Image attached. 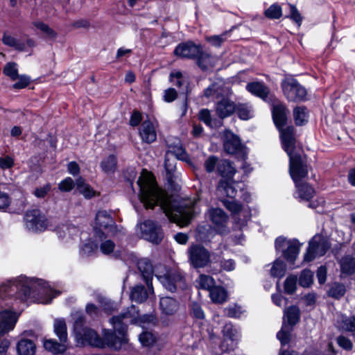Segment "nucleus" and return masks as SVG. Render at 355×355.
Wrapping results in <instances>:
<instances>
[{
	"instance_id": "obj_1",
	"label": "nucleus",
	"mask_w": 355,
	"mask_h": 355,
	"mask_svg": "<svg viewBox=\"0 0 355 355\" xmlns=\"http://www.w3.org/2000/svg\"><path fill=\"white\" fill-rule=\"evenodd\" d=\"M139 187V199L148 209L159 205L170 220L184 227L187 225L193 214V208L178 205L167 193L159 188L153 174L143 170L137 180Z\"/></svg>"
},
{
	"instance_id": "obj_17",
	"label": "nucleus",
	"mask_w": 355,
	"mask_h": 355,
	"mask_svg": "<svg viewBox=\"0 0 355 355\" xmlns=\"http://www.w3.org/2000/svg\"><path fill=\"white\" fill-rule=\"evenodd\" d=\"M18 315L10 311L5 310L0 312V335H3L11 330L15 326Z\"/></svg>"
},
{
	"instance_id": "obj_29",
	"label": "nucleus",
	"mask_w": 355,
	"mask_h": 355,
	"mask_svg": "<svg viewBox=\"0 0 355 355\" xmlns=\"http://www.w3.org/2000/svg\"><path fill=\"white\" fill-rule=\"evenodd\" d=\"M58 236L61 239H73V236H77L79 234V230L77 227L73 225H63L57 231Z\"/></svg>"
},
{
	"instance_id": "obj_19",
	"label": "nucleus",
	"mask_w": 355,
	"mask_h": 355,
	"mask_svg": "<svg viewBox=\"0 0 355 355\" xmlns=\"http://www.w3.org/2000/svg\"><path fill=\"white\" fill-rule=\"evenodd\" d=\"M237 191L238 183L233 181L232 179H221L216 189L217 193L220 196H227L232 198L236 197Z\"/></svg>"
},
{
	"instance_id": "obj_3",
	"label": "nucleus",
	"mask_w": 355,
	"mask_h": 355,
	"mask_svg": "<svg viewBox=\"0 0 355 355\" xmlns=\"http://www.w3.org/2000/svg\"><path fill=\"white\" fill-rule=\"evenodd\" d=\"M25 302L29 298L38 296L37 300L42 304L50 303L53 297L59 294L53 291L42 280H35L26 277H20L12 282L0 286V297L12 296Z\"/></svg>"
},
{
	"instance_id": "obj_10",
	"label": "nucleus",
	"mask_w": 355,
	"mask_h": 355,
	"mask_svg": "<svg viewBox=\"0 0 355 355\" xmlns=\"http://www.w3.org/2000/svg\"><path fill=\"white\" fill-rule=\"evenodd\" d=\"M329 248L330 244L327 239L320 235H315L309 242L304 259L311 261L317 257L323 256Z\"/></svg>"
},
{
	"instance_id": "obj_59",
	"label": "nucleus",
	"mask_w": 355,
	"mask_h": 355,
	"mask_svg": "<svg viewBox=\"0 0 355 355\" xmlns=\"http://www.w3.org/2000/svg\"><path fill=\"white\" fill-rule=\"evenodd\" d=\"M115 248L114 243L111 240L103 241L100 245V250L104 254H109L113 252Z\"/></svg>"
},
{
	"instance_id": "obj_7",
	"label": "nucleus",
	"mask_w": 355,
	"mask_h": 355,
	"mask_svg": "<svg viewBox=\"0 0 355 355\" xmlns=\"http://www.w3.org/2000/svg\"><path fill=\"white\" fill-rule=\"evenodd\" d=\"M275 249L283 253L284 258L293 263L297 258L300 248V243L296 239H286L279 236L275 240Z\"/></svg>"
},
{
	"instance_id": "obj_27",
	"label": "nucleus",
	"mask_w": 355,
	"mask_h": 355,
	"mask_svg": "<svg viewBox=\"0 0 355 355\" xmlns=\"http://www.w3.org/2000/svg\"><path fill=\"white\" fill-rule=\"evenodd\" d=\"M159 306L166 315H173L178 309V302L172 297H165L160 299Z\"/></svg>"
},
{
	"instance_id": "obj_20",
	"label": "nucleus",
	"mask_w": 355,
	"mask_h": 355,
	"mask_svg": "<svg viewBox=\"0 0 355 355\" xmlns=\"http://www.w3.org/2000/svg\"><path fill=\"white\" fill-rule=\"evenodd\" d=\"M223 147L226 153L235 154L241 150L242 145L236 135L227 130L224 132Z\"/></svg>"
},
{
	"instance_id": "obj_44",
	"label": "nucleus",
	"mask_w": 355,
	"mask_h": 355,
	"mask_svg": "<svg viewBox=\"0 0 355 355\" xmlns=\"http://www.w3.org/2000/svg\"><path fill=\"white\" fill-rule=\"evenodd\" d=\"M77 189L85 198H89L94 195V191L88 186L83 178H79L76 182Z\"/></svg>"
},
{
	"instance_id": "obj_5",
	"label": "nucleus",
	"mask_w": 355,
	"mask_h": 355,
	"mask_svg": "<svg viewBox=\"0 0 355 355\" xmlns=\"http://www.w3.org/2000/svg\"><path fill=\"white\" fill-rule=\"evenodd\" d=\"M54 331L59 337L62 343H58L53 339L46 340L44 342V348L54 355H61L67 349L65 342L67 339L66 323L62 320H57L54 323Z\"/></svg>"
},
{
	"instance_id": "obj_2",
	"label": "nucleus",
	"mask_w": 355,
	"mask_h": 355,
	"mask_svg": "<svg viewBox=\"0 0 355 355\" xmlns=\"http://www.w3.org/2000/svg\"><path fill=\"white\" fill-rule=\"evenodd\" d=\"M138 315L135 307L132 306L127 312L110 319L114 333L105 329L103 333V338H101L93 329H83L76 334V338L81 345L88 344L97 347H104L107 345L115 349H119L128 340L126 336V323L133 322Z\"/></svg>"
},
{
	"instance_id": "obj_13",
	"label": "nucleus",
	"mask_w": 355,
	"mask_h": 355,
	"mask_svg": "<svg viewBox=\"0 0 355 355\" xmlns=\"http://www.w3.org/2000/svg\"><path fill=\"white\" fill-rule=\"evenodd\" d=\"M139 229L141 236L152 243H159L163 238L160 227L152 220H148L141 223Z\"/></svg>"
},
{
	"instance_id": "obj_18",
	"label": "nucleus",
	"mask_w": 355,
	"mask_h": 355,
	"mask_svg": "<svg viewBox=\"0 0 355 355\" xmlns=\"http://www.w3.org/2000/svg\"><path fill=\"white\" fill-rule=\"evenodd\" d=\"M272 112L273 121L276 126L280 129L286 123L288 110L284 104L276 100L272 103Z\"/></svg>"
},
{
	"instance_id": "obj_9",
	"label": "nucleus",
	"mask_w": 355,
	"mask_h": 355,
	"mask_svg": "<svg viewBox=\"0 0 355 355\" xmlns=\"http://www.w3.org/2000/svg\"><path fill=\"white\" fill-rule=\"evenodd\" d=\"M26 227L31 232L44 231L48 227V220L39 209L28 211L24 216Z\"/></svg>"
},
{
	"instance_id": "obj_57",
	"label": "nucleus",
	"mask_w": 355,
	"mask_h": 355,
	"mask_svg": "<svg viewBox=\"0 0 355 355\" xmlns=\"http://www.w3.org/2000/svg\"><path fill=\"white\" fill-rule=\"evenodd\" d=\"M221 92H220V87L216 83L212 84L204 92V95L207 98H218Z\"/></svg>"
},
{
	"instance_id": "obj_62",
	"label": "nucleus",
	"mask_w": 355,
	"mask_h": 355,
	"mask_svg": "<svg viewBox=\"0 0 355 355\" xmlns=\"http://www.w3.org/2000/svg\"><path fill=\"white\" fill-rule=\"evenodd\" d=\"M178 97V92L174 88H168L164 92L163 98L167 103L174 101Z\"/></svg>"
},
{
	"instance_id": "obj_63",
	"label": "nucleus",
	"mask_w": 355,
	"mask_h": 355,
	"mask_svg": "<svg viewBox=\"0 0 355 355\" xmlns=\"http://www.w3.org/2000/svg\"><path fill=\"white\" fill-rule=\"evenodd\" d=\"M199 119L204 122L207 125H211V116L209 110L202 109L200 111L198 114Z\"/></svg>"
},
{
	"instance_id": "obj_35",
	"label": "nucleus",
	"mask_w": 355,
	"mask_h": 355,
	"mask_svg": "<svg viewBox=\"0 0 355 355\" xmlns=\"http://www.w3.org/2000/svg\"><path fill=\"white\" fill-rule=\"evenodd\" d=\"M286 266L282 260H275L270 270V274L272 277L282 278L286 273Z\"/></svg>"
},
{
	"instance_id": "obj_34",
	"label": "nucleus",
	"mask_w": 355,
	"mask_h": 355,
	"mask_svg": "<svg viewBox=\"0 0 355 355\" xmlns=\"http://www.w3.org/2000/svg\"><path fill=\"white\" fill-rule=\"evenodd\" d=\"M293 117L297 125H302L308 121V113L304 106H297L293 110Z\"/></svg>"
},
{
	"instance_id": "obj_37",
	"label": "nucleus",
	"mask_w": 355,
	"mask_h": 355,
	"mask_svg": "<svg viewBox=\"0 0 355 355\" xmlns=\"http://www.w3.org/2000/svg\"><path fill=\"white\" fill-rule=\"evenodd\" d=\"M196 282L200 288L207 290L209 291L215 286V280L209 275L203 274L200 275Z\"/></svg>"
},
{
	"instance_id": "obj_24",
	"label": "nucleus",
	"mask_w": 355,
	"mask_h": 355,
	"mask_svg": "<svg viewBox=\"0 0 355 355\" xmlns=\"http://www.w3.org/2000/svg\"><path fill=\"white\" fill-rule=\"evenodd\" d=\"M247 90L263 100H266L270 95L269 89L260 82L250 83L246 85Z\"/></svg>"
},
{
	"instance_id": "obj_55",
	"label": "nucleus",
	"mask_w": 355,
	"mask_h": 355,
	"mask_svg": "<svg viewBox=\"0 0 355 355\" xmlns=\"http://www.w3.org/2000/svg\"><path fill=\"white\" fill-rule=\"evenodd\" d=\"M224 336L230 338L232 341L236 340L239 336L237 330L231 324H226L223 327Z\"/></svg>"
},
{
	"instance_id": "obj_30",
	"label": "nucleus",
	"mask_w": 355,
	"mask_h": 355,
	"mask_svg": "<svg viewBox=\"0 0 355 355\" xmlns=\"http://www.w3.org/2000/svg\"><path fill=\"white\" fill-rule=\"evenodd\" d=\"M148 297V293L144 286L137 285L131 290L130 298L132 301L141 303Z\"/></svg>"
},
{
	"instance_id": "obj_32",
	"label": "nucleus",
	"mask_w": 355,
	"mask_h": 355,
	"mask_svg": "<svg viewBox=\"0 0 355 355\" xmlns=\"http://www.w3.org/2000/svg\"><path fill=\"white\" fill-rule=\"evenodd\" d=\"M198 64L203 70L208 69L214 64V59L209 53L205 52L201 46V51L198 54Z\"/></svg>"
},
{
	"instance_id": "obj_45",
	"label": "nucleus",
	"mask_w": 355,
	"mask_h": 355,
	"mask_svg": "<svg viewBox=\"0 0 355 355\" xmlns=\"http://www.w3.org/2000/svg\"><path fill=\"white\" fill-rule=\"evenodd\" d=\"M101 166L106 173L114 172L116 168V159L114 155H110L102 161Z\"/></svg>"
},
{
	"instance_id": "obj_21",
	"label": "nucleus",
	"mask_w": 355,
	"mask_h": 355,
	"mask_svg": "<svg viewBox=\"0 0 355 355\" xmlns=\"http://www.w3.org/2000/svg\"><path fill=\"white\" fill-rule=\"evenodd\" d=\"M141 343L146 347H149L147 350V355H157L160 348L155 346L156 337L151 332H143L139 335Z\"/></svg>"
},
{
	"instance_id": "obj_60",
	"label": "nucleus",
	"mask_w": 355,
	"mask_h": 355,
	"mask_svg": "<svg viewBox=\"0 0 355 355\" xmlns=\"http://www.w3.org/2000/svg\"><path fill=\"white\" fill-rule=\"evenodd\" d=\"M17 82L13 85L15 89H22L28 86L31 82V79L28 76L25 75H18L17 78Z\"/></svg>"
},
{
	"instance_id": "obj_26",
	"label": "nucleus",
	"mask_w": 355,
	"mask_h": 355,
	"mask_svg": "<svg viewBox=\"0 0 355 355\" xmlns=\"http://www.w3.org/2000/svg\"><path fill=\"white\" fill-rule=\"evenodd\" d=\"M340 271L345 275L355 273V258L352 255H345L339 261Z\"/></svg>"
},
{
	"instance_id": "obj_6",
	"label": "nucleus",
	"mask_w": 355,
	"mask_h": 355,
	"mask_svg": "<svg viewBox=\"0 0 355 355\" xmlns=\"http://www.w3.org/2000/svg\"><path fill=\"white\" fill-rule=\"evenodd\" d=\"M189 260L195 268H203L211 262V254L209 250L200 244L192 245L188 249Z\"/></svg>"
},
{
	"instance_id": "obj_23",
	"label": "nucleus",
	"mask_w": 355,
	"mask_h": 355,
	"mask_svg": "<svg viewBox=\"0 0 355 355\" xmlns=\"http://www.w3.org/2000/svg\"><path fill=\"white\" fill-rule=\"evenodd\" d=\"M235 110V104L227 98H223L219 101L216 107L217 114L222 119L230 116Z\"/></svg>"
},
{
	"instance_id": "obj_22",
	"label": "nucleus",
	"mask_w": 355,
	"mask_h": 355,
	"mask_svg": "<svg viewBox=\"0 0 355 355\" xmlns=\"http://www.w3.org/2000/svg\"><path fill=\"white\" fill-rule=\"evenodd\" d=\"M336 327L342 331L355 333V315L340 314L336 320Z\"/></svg>"
},
{
	"instance_id": "obj_49",
	"label": "nucleus",
	"mask_w": 355,
	"mask_h": 355,
	"mask_svg": "<svg viewBox=\"0 0 355 355\" xmlns=\"http://www.w3.org/2000/svg\"><path fill=\"white\" fill-rule=\"evenodd\" d=\"M313 275L311 270H303L300 276L299 284L303 287H309L313 283Z\"/></svg>"
},
{
	"instance_id": "obj_25",
	"label": "nucleus",
	"mask_w": 355,
	"mask_h": 355,
	"mask_svg": "<svg viewBox=\"0 0 355 355\" xmlns=\"http://www.w3.org/2000/svg\"><path fill=\"white\" fill-rule=\"evenodd\" d=\"M217 171L223 180L232 179L236 173L235 168L227 160H221L218 163Z\"/></svg>"
},
{
	"instance_id": "obj_39",
	"label": "nucleus",
	"mask_w": 355,
	"mask_h": 355,
	"mask_svg": "<svg viewBox=\"0 0 355 355\" xmlns=\"http://www.w3.org/2000/svg\"><path fill=\"white\" fill-rule=\"evenodd\" d=\"M345 292L346 288L344 284L334 283L328 291V295L335 299H340L345 294Z\"/></svg>"
},
{
	"instance_id": "obj_8",
	"label": "nucleus",
	"mask_w": 355,
	"mask_h": 355,
	"mask_svg": "<svg viewBox=\"0 0 355 355\" xmlns=\"http://www.w3.org/2000/svg\"><path fill=\"white\" fill-rule=\"evenodd\" d=\"M281 86L288 101L298 102L305 99L306 90L296 80L286 78L282 82Z\"/></svg>"
},
{
	"instance_id": "obj_16",
	"label": "nucleus",
	"mask_w": 355,
	"mask_h": 355,
	"mask_svg": "<svg viewBox=\"0 0 355 355\" xmlns=\"http://www.w3.org/2000/svg\"><path fill=\"white\" fill-rule=\"evenodd\" d=\"M201 51V45L192 42L179 44L174 50V55L181 58H195Z\"/></svg>"
},
{
	"instance_id": "obj_41",
	"label": "nucleus",
	"mask_w": 355,
	"mask_h": 355,
	"mask_svg": "<svg viewBox=\"0 0 355 355\" xmlns=\"http://www.w3.org/2000/svg\"><path fill=\"white\" fill-rule=\"evenodd\" d=\"M291 331L292 327L284 324H283L281 330L277 333V338L281 342L282 345H285L290 342Z\"/></svg>"
},
{
	"instance_id": "obj_54",
	"label": "nucleus",
	"mask_w": 355,
	"mask_h": 355,
	"mask_svg": "<svg viewBox=\"0 0 355 355\" xmlns=\"http://www.w3.org/2000/svg\"><path fill=\"white\" fill-rule=\"evenodd\" d=\"M169 80L178 87H181L184 83L183 75L179 71L171 72L169 76Z\"/></svg>"
},
{
	"instance_id": "obj_40",
	"label": "nucleus",
	"mask_w": 355,
	"mask_h": 355,
	"mask_svg": "<svg viewBox=\"0 0 355 355\" xmlns=\"http://www.w3.org/2000/svg\"><path fill=\"white\" fill-rule=\"evenodd\" d=\"M164 166L166 172V178L169 182H172L175 171V162L173 159L169 157V154H166Z\"/></svg>"
},
{
	"instance_id": "obj_58",
	"label": "nucleus",
	"mask_w": 355,
	"mask_h": 355,
	"mask_svg": "<svg viewBox=\"0 0 355 355\" xmlns=\"http://www.w3.org/2000/svg\"><path fill=\"white\" fill-rule=\"evenodd\" d=\"M73 316L74 320V330L76 334L78 331H80L83 329L82 326L85 321V318L83 313L80 312L75 313Z\"/></svg>"
},
{
	"instance_id": "obj_51",
	"label": "nucleus",
	"mask_w": 355,
	"mask_h": 355,
	"mask_svg": "<svg viewBox=\"0 0 355 355\" xmlns=\"http://www.w3.org/2000/svg\"><path fill=\"white\" fill-rule=\"evenodd\" d=\"M138 268L145 277H148L153 273V266L146 259H141L138 261Z\"/></svg>"
},
{
	"instance_id": "obj_4",
	"label": "nucleus",
	"mask_w": 355,
	"mask_h": 355,
	"mask_svg": "<svg viewBox=\"0 0 355 355\" xmlns=\"http://www.w3.org/2000/svg\"><path fill=\"white\" fill-rule=\"evenodd\" d=\"M280 131L283 148L290 158V174L295 186H298L301 180L307 175L308 171L300 156L293 153L295 144V129L293 126H288Z\"/></svg>"
},
{
	"instance_id": "obj_47",
	"label": "nucleus",
	"mask_w": 355,
	"mask_h": 355,
	"mask_svg": "<svg viewBox=\"0 0 355 355\" xmlns=\"http://www.w3.org/2000/svg\"><path fill=\"white\" fill-rule=\"evenodd\" d=\"M166 154H169V157H175L177 159L187 162L189 156L184 149L182 146H176L169 150Z\"/></svg>"
},
{
	"instance_id": "obj_53",
	"label": "nucleus",
	"mask_w": 355,
	"mask_h": 355,
	"mask_svg": "<svg viewBox=\"0 0 355 355\" xmlns=\"http://www.w3.org/2000/svg\"><path fill=\"white\" fill-rule=\"evenodd\" d=\"M223 204L229 211L234 214H240L243 211L241 205L236 201L224 200Z\"/></svg>"
},
{
	"instance_id": "obj_33",
	"label": "nucleus",
	"mask_w": 355,
	"mask_h": 355,
	"mask_svg": "<svg viewBox=\"0 0 355 355\" xmlns=\"http://www.w3.org/2000/svg\"><path fill=\"white\" fill-rule=\"evenodd\" d=\"M209 296L214 302L222 304L227 299V292L223 287L215 286L209 291Z\"/></svg>"
},
{
	"instance_id": "obj_31",
	"label": "nucleus",
	"mask_w": 355,
	"mask_h": 355,
	"mask_svg": "<svg viewBox=\"0 0 355 355\" xmlns=\"http://www.w3.org/2000/svg\"><path fill=\"white\" fill-rule=\"evenodd\" d=\"M297 189L298 198L301 200H309L314 196V189L306 182H300V185L296 186Z\"/></svg>"
},
{
	"instance_id": "obj_46",
	"label": "nucleus",
	"mask_w": 355,
	"mask_h": 355,
	"mask_svg": "<svg viewBox=\"0 0 355 355\" xmlns=\"http://www.w3.org/2000/svg\"><path fill=\"white\" fill-rule=\"evenodd\" d=\"M3 73L12 80H16L19 75L17 64L15 62L7 63L3 68Z\"/></svg>"
},
{
	"instance_id": "obj_61",
	"label": "nucleus",
	"mask_w": 355,
	"mask_h": 355,
	"mask_svg": "<svg viewBox=\"0 0 355 355\" xmlns=\"http://www.w3.org/2000/svg\"><path fill=\"white\" fill-rule=\"evenodd\" d=\"M51 186L50 184H46L42 187H37L35 189L33 194L38 198H44L50 191Z\"/></svg>"
},
{
	"instance_id": "obj_64",
	"label": "nucleus",
	"mask_w": 355,
	"mask_h": 355,
	"mask_svg": "<svg viewBox=\"0 0 355 355\" xmlns=\"http://www.w3.org/2000/svg\"><path fill=\"white\" fill-rule=\"evenodd\" d=\"M58 187L62 191H69L73 187V181L71 178H67L59 184Z\"/></svg>"
},
{
	"instance_id": "obj_28",
	"label": "nucleus",
	"mask_w": 355,
	"mask_h": 355,
	"mask_svg": "<svg viewBox=\"0 0 355 355\" xmlns=\"http://www.w3.org/2000/svg\"><path fill=\"white\" fill-rule=\"evenodd\" d=\"M36 347L35 343L29 339H21L17 345L19 355H34Z\"/></svg>"
},
{
	"instance_id": "obj_42",
	"label": "nucleus",
	"mask_w": 355,
	"mask_h": 355,
	"mask_svg": "<svg viewBox=\"0 0 355 355\" xmlns=\"http://www.w3.org/2000/svg\"><path fill=\"white\" fill-rule=\"evenodd\" d=\"M264 15L270 19H279L282 16V7L277 3H274L264 11Z\"/></svg>"
},
{
	"instance_id": "obj_56",
	"label": "nucleus",
	"mask_w": 355,
	"mask_h": 355,
	"mask_svg": "<svg viewBox=\"0 0 355 355\" xmlns=\"http://www.w3.org/2000/svg\"><path fill=\"white\" fill-rule=\"evenodd\" d=\"M98 250V245L93 241H88L85 243L81 249V252L85 256H90L94 254Z\"/></svg>"
},
{
	"instance_id": "obj_52",
	"label": "nucleus",
	"mask_w": 355,
	"mask_h": 355,
	"mask_svg": "<svg viewBox=\"0 0 355 355\" xmlns=\"http://www.w3.org/2000/svg\"><path fill=\"white\" fill-rule=\"evenodd\" d=\"M229 33L225 32L221 35H212L207 37V40L214 46L218 47L222 43H223L227 39Z\"/></svg>"
},
{
	"instance_id": "obj_50",
	"label": "nucleus",
	"mask_w": 355,
	"mask_h": 355,
	"mask_svg": "<svg viewBox=\"0 0 355 355\" xmlns=\"http://www.w3.org/2000/svg\"><path fill=\"white\" fill-rule=\"evenodd\" d=\"M297 286V277L295 275L288 276L284 282V290L287 294H293Z\"/></svg>"
},
{
	"instance_id": "obj_43",
	"label": "nucleus",
	"mask_w": 355,
	"mask_h": 355,
	"mask_svg": "<svg viewBox=\"0 0 355 355\" xmlns=\"http://www.w3.org/2000/svg\"><path fill=\"white\" fill-rule=\"evenodd\" d=\"M33 25L39 30H40L46 37L54 40L57 37V33L52 28H51L47 24L42 21H37L33 23Z\"/></svg>"
},
{
	"instance_id": "obj_12",
	"label": "nucleus",
	"mask_w": 355,
	"mask_h": 355,
	"mask_svg": "<svg viewBox=\"0 0 355 355\" xmlns=\"http://www.w3.org/2000/svg\"><path fill=\"white\" fill-rule=\"evenodd\" d=\"M158 280L169 291L174 292L178 288H185V283L182 274L177 270H170L166 274L155 275Z\"/></svg>"
},
{
	"instance_id": "obj_15",
	"label": "nucleus",
	"mask_w": 355,
	"mask_h": 355,
	"mask_svg": "<svg viewBox=\"0 0 355 355\" xmlns=\"http://www.w3.org/2000/svg\"><path fill=\"white\" fill-rule=\"evenodd\" d=\"M156 122L150 120H146L142 122L139 128V135L141 141L146 144H151L157 139Z\"/></svg>"
},
{
	"instance_id": "obj_38",
	"label": "nucleus",
	"mask_w": 355,
	"mask_h": 355,
	"mask_svg": "<svg viewBox=\"0 0 355 355\" xmlns=\"http://www.w3.org/2000/svg\"><path fill=\"white\" fill-rule=\"evenodd\" d=\"M284 313L290 326H293L298 322L300 318V310L297 306H293L288 308L285 310Z\"/></svg>"
},
{
	"instance_id": "obj_48",
	"label": "nucleus",
	"mask_w": 355,
	"mask_h": 355,
	"mask_svg": "<svg viewBox=\"0 0 355 355\" xmlns=\"http://www.w3.org/2000/svg\"><path fill=\"white\" fill-rule=\"evenodd\" d=\"M236 110L239 118L243 120H248L252 116L251 108L246 104H239L236 106Z\"/></svg>"
},
{
	"instance_id": "obj_14",
	"label": "nucleus",
	"mask_w": 355,
	"mask_h": 355,
	"mask_svg": "<svg viewBox=\"0 0 355 355\" xmlns=\"http://www.w3.org/2000/svg\"><path fill=\"white\" fill-rule=\"evenodd\" d=\"M207 217L212 223L214 230L223 233L228 221V216L220 208H211L207 212Z\"/></svg>"
},
{
	"instance_id": "obj_11",
	"label": "nucleus",
	"mask_w": 355,
	"mask_h": 355,
	"mask_svg": "<svg viewBox=\"0 0 355 355\" xmlns=\"http://www.w3.org/2000/svg\"><path fill=\"white\" fill-rule=\"evenodd\" d=\"M115 223L111 215L105 210L98 211L96 215L95 232L96 236L109 234L114 232Z\"/></svg>"
},
{
	"instance_id": "obj_36",
	"label": "nucleus",
	"mask_w": 355,
	"mask_h": 355,
	"mask_svg": "<svg viewBox=\"0 0 355 355\" xmlns=\"http://www.w3.org/2000/svg\"><path fill=\"white\" fill-rule=\"evenodd\" d=\"M2 42L8 46L13 47L18 51H24L25 49V44L20 42L16 38L8 34L7 32H4L2 37Z\"/></svg>"
}]
</instances>
